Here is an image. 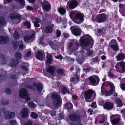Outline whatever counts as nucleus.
Segmentation results:
<instances>
[{
    "instance_id": "obj_41",
    "label": "nucleus",
    "mask_w": 125,
    "mask_h": 125,
    "mask_svg": "<svg viewBox=\"0 0 125 125\" xmlns=\"http://www.w3.org/2000/svg\"><path fill=\"white\" fill-rule=\"evenodd\" d=\"M31 117L34 119H36L38 117L37 114L34 112H32L30 114Z\"/></svg>"
},
{
    "instance_id": "obj_29",
    "label": "nucleus",
    "mask_w": 125,
    "mask_h": 125,
    "mask_svg": "<svg viewBox=\"0 0 125 125\" xmlns=\"http://www.w3.org/2000/svg\"><path fill=\"white\" fill-rule=\"evenodd\" d=\"M19 61L18 60L12 59L11 60L10 65L11 67H13L17 65Z\"/></svg>"
},
{
    "instance_id": "obj_3",
    "label": "nucleus",
    "mask_w": 125,
    "mask_h": 125,
    "mask_svg": "<svg viewBox=\"0 0 125 125\" xmlns=\"http://www.w3.org/2000/svg\"><path fill=\"white\" fill-rule=\"evenodd\" d=\"M84 15L82 13L78 12L73 20L75 23L79 24L82 22L84 19Z\"/></svg>"
},
{
    "instance_id": "obj_35",
    "label": "nucleus",
    "mask_w": 125,
    "mask_h": 125,
    "mask_svg": "<svg viewBox=\"0 0 125 125\" xmlns=\"http://www.w3.org/2000/svg\"><path fill=\"white\" fill-rule=\"evenodd\" d=\"M78 12L75 11H72L70 12V16L71 18L74 17V18L75 16L76 15V14H77Z\"/></svg>"
},
{
    "instance_id": "obj_45",
    "label": "nucleus",
    "mask_w": 125,
    "mask_h": 125,
    "mask_svg": "<svg viewBox=\"0 0 125 125\" xmlns=\"http://www.w3.org/2000/svg\"><path fill=\"white\" fill-rule=\"evenodd\" d=\"M57 72L60 75H62L64 73V70L62 69H59L57 71Z\"/></svg>"
},
{
    "instance_id": "obj_22",
    "label": "nucleus",
    "mask_w": 125,
    "mask_h": 125,
    "mask_svg": "<svg viewBox=\"0 0 125 125\" xmlns=\"http://www.w3.org/2000/svg\"><path fill=\"white\" fill-rule=\"evenodd\" d=\"M70 118L71 120L73 121H80V116L78 115H71L70 116Z\"/></svg>"
},
{
    "instance_id": "obj_4",
    "label": "nucleus",
    "mask_w": 125,
    "mask_h": 125,
    "mask_svg": "<svg viewBox=\"0 0 125 125\" xmlns=\"http://www.w3.org/2000/svg\"><path fill=\"white\" fill-rule=\"evenodd\" d=\"M115 67L118 72L123 73L125 72V62H118Z\"/></svg>"
},
{
    "instance_id": "obj_42",
    "label": "nucleus",
    "mask_w": 125,
    "mask_h": 125,
    "mask_svg": "<svg viewBox=\"0 0 125 125\" xmlns=\"http://www.w3.org/2000/svg\"><path fill=\"white\" fill-rule=\"evenodd\" d=\"M28 105L31 108H35L36 106V105L32 102H29L28 103Z\"/></svg>"
},
{
    "instance_id": "obj_58",
    "label": "nucleus",
    "mask_w": 125,
    "mask_h": 125,
    "mask_svg": "<svg viewBox=\"0 0 125 125\" xmlns=\"http://www.w3.org/2000/svg\"><path fill=\"white\" fill-rule=\"evenodd\" d=\"M120 86L122 90L125 91V83H121Z\"/></svg>"
},
{
    "instance_id": "obj_25",
    "label": "nucleus",
    "mask_w": 125,
    "mask_h": 125,
    "mask_svg": "<svg viewBox=\"0 0 125 125\" xmlns=\"http://www.w3.org/2000/svg\"><path fill=\"white\" fill-rule=\"evenodd\" d=\"M8 114L6 115L5 118L6 119H9L14 117L15 115L14 112H10V111L8 112Z\"/></svg>"
},
{
    "instance_id": "obj_51",
    "label": "nucleus",
    "mask_w": 125,
    "mask_h": 125,
    "mask_svg": "<svg viewBox=\"0 0 125 125\" xmlns=\"http://www.w3.org/2000/svg\"><path fill=\"white\" fill-rule=\"evenodd\" d=\"M50 114L52 116H55L56 114V112L55 111L51 110L50 112Z\"/></svg>"
},
{
    "instance_id": "obj_10",
    "label": "nucleus",
    "mask_w": 125,
    "mask_h": 125,
    "mask_svg": "<svg viewBox=\"0 0 125 125\" xmlns=\"http://www.w3.org/2000/svg\"><path fill=\"white\" fill-rule=\"evenodd\" d=\"M107 18V16L105 14H100L97 16L95 20L98 22H102L105 20Z\"/></svg>"
},
{
    "instance_id": "obj_32",
    "label": "nucleus",
    "mask_w": 125,
    "mask_h": 125,
    "mask_svg": "<svg viewBox=\"0 0 125 125\" xmlns=\"http://www.w3.org/2000/svg\"><path fill=\"white\" fill-rule=\"evenodd\" d=\"M58 11L60 14L63 15L65 13L66 10L64 9L61 7L58 9Z\"/></svg>"
},
{
    "instance_id": "obj_40",
    "label": "nucleus",
    "mask_w": 125,
    "mask_h": 125,
    "mask_svg": "<svg viewBox=\"0 0 125 125\" xmlns=\"http://www.w3.org/2000/svg\"><path fill=\"white\" fill-rule=\"evenodd\" d=\"M65 107L67 109H70L73 108V105L70 103H68L66 104Z\"/></svg>"
},
{
    "instance_id": "obj_19",
    "label": "nucleus",
    "mask_w": 125,
    "mask_h": 125,
    "mask_svg": "<svg viewBox=\"0 0 125 125\" xmlns=\"http://www.w3.org/2000/svg\"><path fill=\"white\" fill-rule=\"evenodd\" d=\"M94 93V92L91 90H89L87 92H85L84 94V97L85 100L88 102L87 99L90 98L92 95Z\"/></svg>"
},
{
    "instance_id": "obj_12",
    "label": "nucleus",
    "mask_w": 125,
    "mask_h": 125,
    "mask_svg": "<svg viewBox=\"0 0 125 125\" xmlns=\"http://www.w3.org/2000/svg\"><path fill=\"white\" fill-rule=\"evenodd\" d=\"M19 114L22 118H26L29 115L28 109L27 108L23 107L20 111Z\"/></svg>"
},
{
    "instance_id": "obj_21",
    "label": "nucleus",
    "mask_w": 125,
    "mask_h": 125,
    "mask_svg": "<svg viewBox=\"0 0 125 125\" xmlns=\"http://www.w3.org/2000/svg\"><path fill=\"white\" fill-rule=\"evenodd\" d=\"M24 40L25 42H31L34 40L32 35L31 36H25L24 38Z\"/></svg>"
},
{
    "instance_id": "obj_27",
    "label": "nucleus",
    "mask_w": 125,
    "mask_h": 125,
    "mask_svg": "<svg viewBox=\"0 0 125 125\" xmlns=\"http://www.w3.org/2000/svg\"><path fill=\"white\" fill-rule=\"evenodd\" d=\"M125 57V54L122 52L120 53L116 56L118 61H120L123 60Z\"/></svg>"
},
{
    "instance_id": "obj_1",
    "label": "nucleus",
    "mask_w": 125,
    "mask_h": 125,
    "mask_svg": "<svg viewBox=\"0 0 125 125\" xmlns=\"http://www.w3.org/2000/svg\"><path fill=\"white\" fill-rule=\"evenodd\" d=\"M88 35V34L85 35L82 37L80 40V43L84 46H88L93 41V39L90 36H89L88 37L85 38V36Z\"/></svg>"
},
{
    "instance_id": "obj_33",
    "label": "nucleus",
    "mask_w": 125,
    "mask_h": 125,
    "mask_svg": "<svg viewBox=\"0 0 125 125\" xmlns=\"http://www.w3.org/2000/svg\"><path fill=\"white\" fill-rule=\"evenodd\" d=\"M47 72L53 74L54 72V69L53 67L51 66H50L47 69Z\"/></svg>"
},
{
    "instance_id": "obj_62",
    "label": "nucleus",
    "mask_w": 125,
    "mask_h": 125,
    "mask_svg": "<svg viewBox=\"0 0 125 125\" xmlns=\"http://www.w3.org/2000/svg\"><path fill=\"white\" fill-rule=\"evenodd\" d=\"M43 40V37H42L40 38L39 40V43L40 44H42L43 43H42V41Z\"/></svg>"
},
{
    "instance_id": "obj_46",
    "label": "nucleus",
    "mask_w": 125,
    "mask_h": 125,
    "mask_svg": "<svg viewBox=\"0 0 125 125\" xmlns=\"http://www.w3.org/2000/svg\"><path fill=\"white\" fill-rule=\"evenodd\" d=\"M56 36L57 37H59L61 35V31L57 29L56 30Z\"/></svg>"
},
{
    "instance_id": "obj_2",
    "label": "nucleus",
    "mask_w": 125,
    "mask_h": 125,
    "mask_svg": "<svg viewBox=\"0 0 125 125\" xmlns=\"http://www.w3.org/2000/svg\"><path fill=\"white\" fill-rule=\"evenodd\" d=\"M51 97L54 99L53 101V104L55 107L58 106L61 104V99L57 93H53L52 94Z\"/></svg>"
},
{
    "instance_id": "obj_28",
    "label": "nucleus",
    "mask_w": 125,
    "mask_h": 125,
    "mask_svg": "<svg viewBox=\"0 0 125 125\" xmlns=\"http://www.w3.org/2000/svg\"><path fill=\"white\" fill-rule=\"evenodd\" d=\"M47 61L46 62V64L47 65H49L52 62V57L51 54L47 55Z\"/></svg>"
},
{
    "instance_id": "obj_9",
    "label": "nucleus",
    "mask_w": 125,
    "mask_h": 125,
    "mask_svg": "<svg viewBox=\"0 0 125 125\" xmlns=\"http://www.w3.org/2000/svg\"><path fill=\"white\" fill-rule=\"evenodd\" d=\"M10 18L11 20L15 19L17 21L16 23L17 24L20 22L22 18V17L20 14H17L15 13H12L10 15Z\"/></svg>"
},
{
    "instance_id": "obj_30",
    "label": "nucleus",
    "mask_w": 125,
    "mask_h": 125,
    "mask_svg": "<svg viewBox=\"0 0 125 125\" xmlns=\"http://www.w3.org/2000/svg\"><path fill=\"white\" fill-rule=\"evenodd\" d=\"M42 31H43V30H42ZM52 32V28L49 26H48L46 27L44 31V32H43V33H51Z\"/></svg>"
},
{
    "instance_id": "obj_37",
    "label": "nucleus",
    "mask_w": 125,
    "mask_h": 125,
    "mask_svg": "<svg viewBox=\"0 0 125 125\" xmlns=\"http://www.w3.org/2000/svg\"><path fill=\"white\" fill-rule=\"evenodd\" d=\"M117 44L116 40L115 39L111 40L109 43V45L111 47H112L113 45Z\"/></svg>"
},
{
    "instance_id": "obj_61",
    "label": "nucleus",
    "mask_w": 125,
    "mask_h": 125,
    "mask_svg": "<svg viewBox=\"0 0 125 125\" xmlns=\"http://www.w3.org/2000/svg\"><path fill=\"white\" fill-rule=\"evenodd\" d=\"M91 107L94 108H96L97 107L96 103L95 102H94L92 103Z\"/></svg>"
},
{
    "instance_id": "obj_39",
    "label": "nucleus",
    "mask_w": 125,
    "mask_h": 125,
    "mask_svg": "<svg viewBox=\"0 0 125 125\" xmlns=\"http://www.w3.org/2000/svg\"><path fill=\"white\" fill-rule=\"evenodd\" d=\"M1 102L2 104L5 105H6L9 104V101L6 99H2Z\"/></svg>"
},
{
    "instance_id": "obj_48",
    "label": "nucleus",
    "mask_w": 125,
    "mask_h": 125,
    "mask_svg": "<svg viewBox=\"0 0 125 125\" xmlns=\"http://www.w3.org/2000/svg\"><path fill=\"white\" fill-rule=\"evenodd\" d=\"M25 26H27L28 28H29L31 27V24L30 22L28 21L25 22L24 24Z\"/></svg>"
},
{
    "instance_id": "obj_64",
    "label": "nucleus",
    "mask_w": 125,
    "mask_h": 125,
    "mask_svg": "<svg viewBox=\"0 0 125 125\" xmlns=\"http://www.w3.org/2000/svg\"><path fill=\"white\" fill-rule=\"evenodd\" d=\"M21 67L22 68L26 71H27L28 70V68L24 66H22Z\"/></svg>"
},
{
    "instance_id": "obj_55",
    "label": "nucleus",
    "mask_w": 125,
    "mask_h": 125,
    "mask_svg": "<svg viewBox=\"0 0 125 125\" xmlns=\"http://www.w3.org/2000/svg\"><path fill=\"white\" fill-rule=\"evenodd\" d=\"M5 92L8 94H10L12 93L11 91L8 88H7L6 89Z\"/></svg>"
},
{
    "instance_id": "obj_60",
    "label": "nucleus",
    "mask_w": 125,
    "mask_h": 125,
    "mask_svg": "<svg viewBox=\"0 0 125 125\" xmlns=\"http://www.w3.org/2000/svg\"><path fill=\"white\" fill-rule=\"evenodd\" d=\"M83 60L79 59L77 61V62L78 63L81 65L83 63Z\"/></svg>"
},
{
    "instance_id": "obj_43",
    "label": "nucleus",
    "mask_w": 125,
    "mask_h": 125,
    "mask_svg": "<svg viewBox=\"0 0 125 125\" xmlns=\"http://www.w3.org/2000/svg\"><path fill=\"white\" fill-rule=\"evenodd\" d=\"M33 122L31 120H28L25 122L23 125H32Z\"/></svg>"
},
{
    "instance_id": "obj_16",
    "label": "nucleus",
    "mask_w": 125,
    "mask_h": 125,
    "mask_svg": "<svg viewBox=\"0 0 125 125\" xmlns=\"http://www.w3.org/2000/svg\"><path fill=\"white\" fill-rule=\"evenodd\" d=\"M42 6L43 10L46 11H49L51 8L50 3L47 1H45L42 3Z\"/></svg>"
},
{
    "instance_id": "obj_52",
    "label": "nucleus",
    "mask_w": 125,
    "mask_h": 125,
    "mask_svg": "<svg viewBox=\"0 0 125 125\" xmlns=\"http://www.w3.org/2000/svg\"><path fill=\"white\" fill-rule=\"evenodd\" d=\"M9 124L10 125H16V122L15 120L11 121L9 122Z\"/></svg>"
},
{
    "instance_id": "obj_8",
    "label": "nucleus",
    "mask_w": 125,
    "mask_h": 125,
    "mask_svg": "<svg viewBox=\"0 0 125 125\" xmlns=\"http://www.w3.org/2000/svg\"><path fill=\"white\" fill-rule=\"evenodd\" d=\"M28 87L32 90H35L36 88L39 91H42V85L40 83H34L32 86L30 85Z\"/></svg>"
},
{
    "instance_id": "obj_23",
    "label": "nucleus",
    "mask_w": 125,
    "mask_h": 125,
    "mask_svg": "<svg viewBox=\"0 0 125 125\" xmlns=\"http://www.w3.org/2000/svg\"><path fill=\"white\" fill-rule=\"evenodd\" d=\"M9 41V38L7 36H0V43H5Z\"/></svg>"
},
{
    "instance_id": "obj_14",
    "label": "nucleus",
    "mask_w": 125,
    "mask_h": 125,
    "mask_svg": "<svg viewBox=\"0 0 125 125\" xmlns=\"http://www.w3.org/2000/svg\"><path fill=\"white\" fill-rule=\"evenodd\" d=\"M35 56L36 58L41 61L43 60L45 58L44 52L41 51H36Z\"/></svg>"
},
{
    "instance_id": "obj_20",
    "label": "nucleus",
    "mask_w": 125,
    "mask_h": 125,
    "mask_svg": "<svg viewBox=\"0 0 125 125\" xmlns=\"http://www.w3.org/2000/svg\"><path fill=\"white\" fill-rule=\"evenodd\" d=\"M79 46L78 45H76L75 46H74L71 43L69 44L68 47V50L70 51L73 52L77 50Z\"/></svg>"
},
{
    "instance_id": "obj_11",
    "label": "nucleus",
    "mask_w": 125,
    "mask_h": 125,
    "mask_svg": "<svg viewBox=\"0 0 125 125\" xmlns=\"http://www.w3.org/2000/svg\"><path fill=\"white\" fill-rule=\"evenodd\" d=\"M72 33L75 36H78L80 34L81 29L76 26H72L70 28Z\"/></svg>"
},
{
    "instance_id": "obj_13",
    "label": "nucleus",
    "mask_w": 125,
    "mask_h": 125,
    "mask_svg": "<svg viewBox=\"0 0 125 125\" xmlns=\"http://www.w3.org/2000/svg\"><path fill=\"white\" fill-rule=\"evenodd\" d=\"M89 81L92 84H95V85L99 83V78L96 75L91 76L89 78Z\"/></svg>"
},
{
    "instance_id": "obj_44",
    "label": "nucleus",
    "mask_w": 125,
    "mask_h": 125,
    "mask_svg": "<svg viewBox=\"0 0 125 125\" xmlns=\"http://www.w3.org/2000/svg\"><path fill=\"white\" fill-rule=\"evenodd\" d=\"M16 1H18L21 4V5L22 6V8H23L25 5V3L24 0H15Z\"/></svg>"
},
{
    "instance_id": "obj_47",
    "label": "nucleus",
    "mask_w": 125,
    "mask_h": 125,
    "mask_svg": "<svg viewBox=\"0 0 125 125\" xmlns=\"http://www.w3.org/2000/svg\"><path fill=\"white\" fill-rule=\"evenodd\" d=\"M13 44L14 47V48H16L19 45L18 42L16 41L15 40L14 42H13Z\"/></svg>"
},
{
    "instance_id": "obj_57",
    "label": "nucleus",
    "mask_w": 125,
    "mask_h": 125,
    "mask_svg": "<svg viewBox=\"0 0 125 125\" xmlns=\"http://www.w3.org/2000/svg\"><path fill=\"white\" fill-rule=\"evenodd\" d=\"M108 75L111 78H114L115 77V75L113 74L110 72H109L108 73Z\"/></svg>"
},
{
    "instance_id": "obj_17",
    "label": "nucleus",
    "mask_w": 125,
    "mask_h": 125,
    "mask_svg": "<svg viewBox=\"0 0 125 125\" xmlns=\"http://www.w3.org/2000/svg\"><path fill=\"white\" fill-rule=\"evenodd\" d=\"M114 107L113 104L111 102H107L105 103L103 105L104 108L105 109L111 110Z\"/></svg>"
},
{
    "instance_id": "obj_38",
    "label": "nucleus",
    "mask_w": 125,
    "mask_h": 125,
    "mask_svg": "<svg viewBox=\"0 0 125 125\" xmlns=\"http://www.w3.org/2000/svg\"><path fill=\"white\" fill-rule=\"evenodd\" d=\"M15 56L16 58L18 59H20L21 58V54L19 52H17L15 54Z\"/></svg>"
},
{
    "instance_id": "obj_53",
    "label": "nucleus",
    "mask_w": 125,
    "mask_h": 125,
    "mask_svg": "<svg viewBox=\"0 0 125 125\" xmlns=\"http://www.w3.org/2000/svg\"><path fill=\"white\" fill-rule=\"evenodd\" d=\"M52 45H51V46L52 48V49L53 50H55L57 49L58 47L56 46V45L53 44L52 42Z\"/></svg>"
},
{
    "instance_id": "obj_59",
    "label": "nucleus",
    "mask_w": 125,
    "mask_h": 125,
    "mask_svg": "<svg viewBox=\"0 0 125 125\" xmlns=\"http://www.w3.org/2000/svg\"><path fill=\"white\" fill-rule=\"evenodd\" d=\"M59 118L61 119H62L64 118V114L63 113H61L59 115Z\"/></svg>"
},
{
    "instance_id": "obj_34",
    "label": "nucleus",
    "mask_w": 125,
    "mask_h": 125,
    "mask_svg": "<svg viewBox=\"0 0 125 125\" xmlns=\"http://www.w3.org/2000/svg\"><path fill=\"white\" fill-rule=\"evenodd\" d=\"M115 102L118 104V105L119 107H121L123 105L121 101L119 98H117L115 100Z\"/></svg>"
},
{
    "instance_id": "obj_7",
    "label": "nucleus",
    "mask_w": 125,
    "mask_h": 125,
    "mask_svg": "<svg viewBox=\"0 0 125 125\" xmlns=\"http://www.w3.org/2000/svg\"><path fill=\"white\" fill-rule=\"evenodd\" d=\"M120 116L118 114L113 115L110 117L111 120H112V123L114 125L118 124L120 119Z\"/></svg>"
},
{
    "instance_id": "obj_5",
    "label": "nucleus",
    "mask_w": 125,
    "mask_h": 125,
    "mask_svg": "<svg viewBox=\"0 0 125 125\" xmlns=\"http://www.w3.org/2000/svg\"><path fill=\"white\" fill-rule=\"evenodd\" d=\"M76 72L75 77H73L70 79V81L72 83V84L76 83L79 81V78L78 76L79 75L80 71V68L77 66H76Z\"/></svg>"
},
{
    "instance_id": "obj_6",
    "label": "nucleus",
    "mask_w": 125,
    "mask_h": 125,
    "mask_svg": "<svg viewBox=\"0 0 125 125\" xmlns=\"http://www.w3.org/2000/svg\"><path fill=\"white\" fill-rule=\"evenodd\" d=\"M19 94L21 97L24 98L26 101L30 100V97L29 96L27 91L25 89L22 88L19 91Z\"/></svg>"
},
{
    "instance_id": "obj_18",
    "label": "nucleus",
    "mask_w": 125,
    "mask_h": 125,
    "mask_svg": "<svg viewBox=\"0 0 125 125\" xmlns=\"http://www.w3.org/2000/svg\"><path fill=\"white\" fill-rule=\"evenodd\" d=\"M78 5V2L76 0H73L70 2L69 4V6L70 8L73 9L76 7Z\"/></svg>"
},
{
    "instance_id": "obj_50",
    "label": "nucleus",
    "mask_w": 125,
    "mask_h": 125,
    "mask_svg": "<svg viewBox=\"0 0 125 125\" xmlns=\"http://www.w3.org/2000/svg\"><path fill=\"white\" fill-rule=\"evenodd\" d=\"M112 49H114L115 51H117L118 50V47L117 44L113 45L112 47H111Z\"/></svg>"
},
{
    "instance_id": "obj_24",
    "label": "nucleus",
    "mask_w": 125,
    "mask_h": 125,
    "mask_svg": "<svg viewBox=\"0 0 125 125\" xmlns=\"http://www.w3.org/2000/svg\"><path fill=\"white\" fill-rule=\"evenodd\" d=\"M89 66V64L88 63L86 64L83 66V72L86 74H87V72H89L90 71V67H88Z\"/></svg>"
},
{
    "instance_id": "obj_26",
    "label": "nucleus",
    "mask_w": 125,
    "mask_h": 125,
    "mask_svg": "<svg viewBox=\"0 0 125 125\" xmlns=\"http://www.w3.org/2000/svg\"><path fill=\"white\" fill-rule=\"evenodd\" d=\"M41 20L37 17H35L33 19V22L34 23V26L36 27H38L40 26V25L39 24V23L40 22Z\"/></svg>"
},
{
    "instance_id": "obj_54",
    "label": "nucleus",
    "mask_w": 125,
    "mask_h": 125,
    "mask_svg": "<svg viewBox=\"0 0 125 125\" xmlns=\"http://www.w3.org/2000/svg\"><path fill=\"white\" fill-rule=\"evenodd\" d=\"M105 84V83H103V84L102 85L101 87V93L102 94L101 95H102L104 93V86Z\"/></svg>"
},
{
    "instance_id": "obj_36",
    "label": "nucleus",
    "mask_w": 125,
    "mask_h": 125,
    "mask_svg": "<svg viewBox=\"0 0 125 125\" xmlns=\"http://www.w3.org/2000/svg\"><path fill=\"white\" fill-rule=\"evenodd\" d=\"M13 36L14 38L18 39L20 38V35L17 31H15L13 33Z\"/></svg>"
},
{
    "instance_id": "obj_31",
    "label": "nucleus",
    "mask_w": 125,
    "mask_h": 125,
    "mask_svg": "<svg viewBox=\"0 0 125 125\" xmlns=\"http://www.w3.org/2000/svg\"><path fill=\"white\" fill-rule=\"evenodd\" d=\"M6 22L3 17H0V25L1 26H5Z\"/></svg>"
},
{
    "instance_id": "obj_15",
    "label": "nucleus",
    "mask_w": 125,
    "mask_h": 125,
    "mask_svg": "<svg viewBox=\"0 0 125 125\" xmlns=\"http://www.w3.org/2000/svg\"><path fill=\"white\" fill-rule=\"evenodd\" d=\"M105 85L106 86L110 87L111 88V90L109 92L107 91H105V95L106 96H108L111 95L113 92L115 91V87L114 84L113 83H108Z\"/></svg>"
},
{
    "instance_id": "obj_49",
    "label": "nucleus",
    "mask_w": 125,
    "mask_h": 125,
    "mask_svg": "<svg viewBox=\"0 0 125 125\" xmlns=\"http://www.w3.org/2000/svg\"><path fill=\"white\" fill-rule=\"evenodd\" d=\"M68 90L67 88L65 87H63L62 89V92L63 94H64L68 92Z\"/></svg>"
},
{
    "instance_id": "obj_56",
    "label": "nucleus",
    "mask_w": 125,
    "mask_h": 125,
    "mask_svg": "<svg viewBox=\"0 0 125 125\" xmlns=\"http://www.w3.org/2000/svg\"><path fill=\"white\" fill-rule=\"evenodd\" d=\"M2 111L3 113H4L5 114H8V112L9 111H7L6 109L5 108H2Z\"/></svg>"
},
{
    "instance_id": "obj_63",
    "label": "nucleus",
    "mask_w": 125,
    "mask_h": 125,
    "mask_svg": "<svg viewBox=\"0 0 125 125\" xmlns=\"http://www.w3.org/2000/svg\"><path fill=\"white\" fill-rule=\"evenodd\" d=\"M105 121L104 118H103L102 119L100 120L99 121V123L100 124H102Z\"/></svg>"
}]
</instances>
